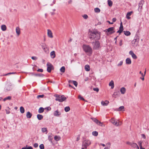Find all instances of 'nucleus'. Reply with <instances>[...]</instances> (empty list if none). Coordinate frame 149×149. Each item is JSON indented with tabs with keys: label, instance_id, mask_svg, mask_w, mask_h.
<instances>
[{
	"label": "nucleus",
	"instance_id": "nucleus-1",
	"mask_svg": "<svg viewBox=\"0 0 149 149\" xmlns=\"http://www.w3.org/2000/svg\"><path fill=\"white\" fill-rule=\"evenodd\" d=\"M89 38L91 40H98L100 38V34L97 31H90L88 33Z\"/></svg>",
	"mask_w": 149,
	"mask_h": 149
},
{
	"label": "nucleus",
	"instance_id": "nucleus-2",
	"mask_svg": "<svg viewBox=\"0 0 149 149\" xmlns=\"http://www.w3.org/2000/svg\"><path fill=\"white\" fill-rule=\"evenodd\" d=\"M83 48L84 51L88 54H91L92 53V48L88 45H84Z\"/></svg>",
	"mask_w": 149,
	"mask_h": 149
},
{
	"label": "nucleus",
	"instance_id": "nucleus-3",
	"mask_svg": "<svg viewBox=\"0 0 149 149\" xmlns=\"http://www.w3.org/2000/svg\"><path fill=\"white\" fill-rule=\"evenodd\" d=\"M54 96L56 97L55 100L60 102H62L65 101L66 99V98L63 95H54Z\"/></svg>",
	"mask_w": 149,
	"mask_h": 149
},
{
	"label": "nucleus",
	"instance_id": "nucleus-4",
	"mask_svg": "<svg viewBox=\"0 0 149 149\" xmlns=\"http://www.w3.org/2000/svg\"><path fill=\"white\" fill-rule=\"evenodd\" d=\"M93 48L94 50H98L100 48V43L98 41H95L92 43Z\"/></svg>",
	"mask_w": 149,
	"mask_h": 149
},
{
	"label": "nucleus",
	"instance_id": "nucleus-5",
	"mask_svg": "<svg viewBox=\"0 0 149 149\" xmlns=\"http://www.w3.org/2000/svg\"><path fill=\"white\" fill-rule=\"evenodd\" d=\"M91 141L89 139L84 140L82 143L83 147L85 149H86L87 147L91 144Z\"/></svg>",
	"mask_w": 149,
	"mask_h": 149
},
{
	"label": "nucleus",
	"instance_id": "nucleus-6",
	"mask_svg": "<svg viewBox=\"0 0 149 149\" xmlns=\"http://www.w3.org/2000/svg\"><path fill=\"white\" fill-rule=\"evenodd\" d=\"M114 28L113 27H110L105 31L107 35L112 34L115 32L114 31Z\"/></svg>",
	"mask_w": 149,
	"mask_h": 149
},
{
	"label": "nucleus",
	"instance_id": "nucleus-7",
	"mask_svg": "<svg viewBox=\"0 0 149 149\" xmlns=\"http://www.w3.org/2000/svg\"><path fill=\"white\" fill-rule=\"evenodd\" d=\"M93 121L97 125L102 127H104L105 125L103 123L98 120L95 118H91Z\"/></svg>",
	"mask_w": 149,
	"mask_h": 149
},
{
	"label": "nucleus",
	"instance_id": "nucleus-8",
	"mask_svg": "<svg viewBox=\"0 0 149 149\" xmlns=\"http://www.w3.org/2000/svg\"><path fill=\"white\" fill-rule=\"evenodd\" d=\"M47 71L48 72H50L52 69H53V66L50 63H48L47 64Z\"/></svg>",
	"mask_w": 149,
	"mask_h": 149
},
{
	"label": "nucleus",
	"instance_id": "nucleus-9",
	"mask_svg": "<svg viewBox=\"0 0 149 149\" xmlns=\"http://www.w3.org/2000/svg\"><path fill=\"white\" fill-rule=\"evenodd\" d=\"M123 30V25L122 22H121L120 23V26L119 30L117 31V33H119L120 34Z\"/></svg>",
	"mask_w": 149,
	"mask_h": 149
},
{
	"label": "nucleus",
	"instance_id": "nucleus-10",
	"mask_svg": "<svg viewBox=\"0 0 149 149\" xmlns=\"http://www.w3.org/2000/svg\"><path fill=\"white\" fill-rule=\"evenodd\" d=\"M41 46L44 51L46 52V50L48 49V47H47L46 44L45 43H42L41 44Z\"/></svg>",
	"mask_w": 149,
	"mask_h": 149
},
{
	"label": "nucleus",
	"instance_id": "nucleus-11",
	"mask_svg": "<svg viewBox=\"0 0 149 149\" xmlns=\"http://www.w3.org/2000/svg\"><path fill=\"white\" fill-rule=\"evenodd\" d=\"M129 54L130 55H131L132 58L134 59H136L137 58V57L136 55L132 51H130Z\"/></svg>",
	"mask_w": 149,
	"mask_h": 149
},
{
	"label": "nucleus",
	"instance_id": "nucleus-12",
	"mask_svg": "<svg viewBox=\"0 0 149 149\" xmlns=\"http://www.w3.org/2000/svg\"><path fill=\"white\" fill-rule=\"evenodd\" d=\"M61 114V112H59L58 110L54 111V116L58 117Z\"/></svg>",
	"mask_w": 149,
	"mask_h": 149
},
{
	"label": "nucleus",
	"instance_id": "nucleus-13",
	"mask_svg": "<svg viewBox=\"0 0 149 149\" xmlns=\"http://www.w3.org/2000/svg\"><path fill=\"white\" fill-rule=\"evenodd\" d=\"M15 31L17 33V36H19L20 34V28L17 26L16 28Z\"/></svg>",
	"mask_w": 149,
	"mask_h": 149
},
{
	"label": "nucleus",
	"instance_id": "nucleus-14",
	"mask_svg": "<svg viewBox=\"0 0 149 149\" xmlns=\"http://www.w3.org/2000/svg\"><path fill=\"white\" fill-rule=\"evenodd\" d=\"M47 35L48 36L51 38H52L53 37L52 32L49 29L47 30Z\"/></svg>",
	"mask_w": 149,
	"mask_h": 149
},
{
	"label": "nucleus",
	"instance_id": "nucleus-15",
	"mask_svg": "<svg viewBox=\"0 0 149 149\" xmlns=\"http://www.w3.org/2000/svg\"><path fill=\"white\" fill-rule=\"evenodd\" d=\"M120 91L122 94H125L126 92V89L124 87L121 88L120 89Z\"/></svg>",
	"mask_w": 149,
	"mask_h": 149
},
{
	"label": "nucleus",
	"instance_id": "nucleus-16",
	"mask_svg": "<svg viewBox=\"0 0 149 149\" xmlns=\"http://www.w3.org/2000/svg\"><path fill=\"white\" fill-rule=\"evenodd\" d=\"M50 55L52 58H54L56 56L55 52L54 51H52L50 53Z\"/></svg>",
	"mask_w": 149,
	"mask_h": 149
},
{
	"label": "nucleus",
	"instance_id": "nucleus-17",
	"mask_svg": "<svg viewBox=\"0 0 149 149\" xmlns=\"http://www.w3.org/2000/svg\"><path fill=\"white\" fill-rule=\"evenodd\" d=\"M109 103V101L107 100H105L104 102L102 101L101 102L102 105L104 106H107L108 104Z\"/></svg>",
	"mask_w": 149,
	"mask_h": 149
},
{
	"label": "nucleus",
	"instance_id": "nucleus-18",
	"mask_svg": "<svg viewBox=\"0 0 149 149\" xmlns=\"http://www.w3.org/2000/svg\"><path fill=\"white\" fill-rule=\"evenodd\" d=\"M125 62L126 64L127 65H130L132 63L131 59L129 58H127L126 59Z\"/></svg>",
	"mask_w": 149,
	"mask_h": 149
},
{
	"label": "nucleus",
	"instance_id": "nucleus-19",
	"mask_svg": "<svg viewBox=\"0 0 149 149\" xmlns=\"http://www.w3.org/2000/svg\"><path fill=\"white\" fill-rule=\"evenodd\" d=\"M110 121L114 125L116 126V125H117V121L114 118H112L110 120Z\"/></svg>",
	"mask_w": 149,
	"mask_h": 149
},
{
	"label": "nucleus",
	"instance_id": "nucleus-20",
	"mask_svg": "<svg viewBox=\"0 0 149 149\" xmlns=\"http://www.w3.org/2000/svg\"><path fill=\"white\" fill-rule=\"evenodd\" d=\"M146 70H145V71L144 72V74H143V73H142L141 71H140L139 72V73L142 75V77H141L140 79H141L143 81L144 79V77L145 75L146 74Z\"/></svg>",
	"mask_w": 149,
	"mask_h": 149
},
{
	"label": "nucleus",
	"instance_id": "nucleus-21",
	"mask_svg": "<svg viewBox=\"0 0 149 149\" xmlns=\"http://www.w3.org/2000/svg\"><path fill=\"white\" fill-rule=\"evenodd\" d=\"M131 146L133 148H136L137 149H139V147L137 145L136 143H132Z\"/></svg>",
	"mask_w": 149,
	"mask_h": 149
},
{
	"label": "nucleus",
	"instance_id": "nucleus-22",
	"mask_svg": "<svg viewBox=\"0 0 149 149\" xmlns=\"http://www.w3.org/2000/svg\"><path fill=\"white\" fill-rule=\"evenodd\" d=\"M138 43L136 40H133L132 41V45L134 47H136L138 45Z\"/></svg>",
	"mask_w": 149,
	"mask_h": 149
},
{
	"label": "nucleus",
	"instance_id": "nucleus-23",
	"mask_svg": "<svg viewBox=\"0 0 149 149\" xmlns=\"http://www.w3.org/2000/svg\"><path fill=\"white\" fill-rule=\"evenodd\" d=\"M109 86H111V89H113L114 87V83L113 80H111L109 84Z\"/></svg>",
	"mask_w": 149,
	"mask_h": 149
},
{
	"label": "nucleus",
	"instance_id": "nucleus-24",
	"mask_svg": "<svg viewBox=\"0 0 149 149\" xmlns=\"http://www.w3.org/2000/svg\"><path fill=\"white\" fill-rule=\"evenodd\" d=\"M85 70L87 72L89 71L90 70V66L88 65H86L84 66Z\"/></svg>",
	"mask_w": 149,
	"mask_h": 149
},
{
	"label": "nucleus",
	"instance_id": "nucleus-25",
	"mask_svg": "<svg viewBox=\"0 0 149 149\" xmlns=\"http://www.w3.org/2000/svg\"><path fill=\"white\" fill-rule=\"evenodd\" d=\"M132 13V12L131 11L130 12H128L127 13L126 15V18L128 19H130V16L131 15Z\"/></svg>",
	"mask_w": 149,
	"mask_h": 149
},
{
	"label": "nucleus",
	"instance_id": "nucleus-26",
	"mask_svg": "<svg viewBox=\"0 0 149 149\" xmlns=\"http://www.w3.org/2000/svg\"><path fill=\"white\" fill-rule=\"evenodd\" d=\"M32 115V114L30 112L28 111L27 112L26 116L27 118H30L31 117Z\"/></svg>",
	"mask_w": 149,
	"mask_h": 149
},
{
	"label": "nucleus",
	"instance_id": "nucleus-27",
	"mask_svg": "<svg viewBox=\"0 0 149 149\" xmlns=\"http://www.w3.org/2000/svg\"><path fill=\"white\" fill-rule=\"evenodd\" d=\"M123 32L125 35L127 36H129L130 35V32L128 31H124Z\"/></svg>",
	"mask_w": 149,
	"mask_h": 149
},
{
	"label": "nucleus",
	"instance_id": "nucleus-28",
	"mask_svg": "<svg viewBox=\"0 0 149 149\" xmlns=\"http://www.w3.org/2000/svg\"><path fill=\"white\" fill-rule=\"evenodd\" d=\"M124 107L123 106H120L117 110V111H124Z\"/></svg>",
	"mask_w": 149,
	"mask_h": 149
},
{
	"label": "nucleus",
	"instance_id": "nucleus-29",
	"mask_svg": "<svg viewBox=\"0 0 149 149\" xmlns=\"http://www.w3.org/2000/svg\"><path fill=\"white\" fill-rule=\"evenodd\" d=\"M44 109H45L43 108L40 107L38 109V112L40 113H42L44 111Z\"/></svg>",
	"mask_w": 149,
	"mask_h": 149
},
{
	"label": "nucleus",
	"instance_id": "nucleus-30",
	"mask_svg": "<svg viewBox=\"0 0 149 149\" xmlns=\"http://www.w3.org/2000/svg\"><path fill=\"white\" fill-rule=\"evenodd\" d=\"M143 2V1H141L139 3V8H140L141 9L142 8Z\"/></svg>",
	"mask_w": 149,
	"mask_h": 149
},
{
	"label": "nucleus",
	"instance_id": "nucleus-31",
	"mask_svg": "<svg viewBox=\"0 0 149 149\" xmlns=\"http://www.w3.org/2000/svg\"><path fill=\"white\" fill-rule=\"evenodd\" d=\"M107 3L109 6L110 7H111L112 6L113 2L111 0H108Z\"/></svg>",
	"mask_w": 149,
	"mask_h": 149
},
{
	"label": "nucleus",
	"instance_id": "nucleus-32",
	"mask_svg": "<svg viewBox=\"0 0 149 149\" xmlns=\"http://www.w3.org/2000/svg\"><path fill=\"white\" fill-rule=\"evenodd\" d=\"M1 29L3 31H5L6 29V27L5 25H2L1 26Z\"/></svg>",
	"mask_w": 149,
	"mask_h": 149
},
{
	"label": "nucleus",
	"instance_id": "nucleus-33",
	"mask_svg": "<svg viewBox=\"0 0 149 149\" xmlns=\"http://www.w3.org/2000/svg\"><path fill=\"white\" fill-rule=\"evenodd\" d=\"M37 117L39 120H40L42 119L43 117L41 115L38 114L37 115Z\"/></svg>",
	"mask_w": 149,
	"mask_h": 149
},
{
	"label": "nucleus",
	"instance_id": "nucleus-34",
	"mask_svg": "<svg viewBox=\"0 0 149 149\" xmlns=\"http://www.w3.org/2000/svg\"><path fill=\"white\" fill-rule=\"evenodd\" d=\"M20 112L23 113L24 112V109L23 107H21L20 108Z\"/></svg>",
	"mask_w": 149,
	"mask_h": 149
},
{
	"label": "nucleus",
	"instance_id": "nucleus-35",
	"mask_svg": "<svg viewBox=\"0 0 149 149\" xmlns=\"http://www.w3.org/2000/svg\"><path fill=\"white\" fill-rule=\"evenodd\" d=\"M122 124V122L119 120H118L117 121V125H116V126H120Z\"/></svg>",
	"mask_w": 149,
	"mask_h": 149
},
{
	"label": "nucleus",
	"instance_id": "nucleus-36",
	"mask_svg": "<svg viewBox=\"0 0 149 149\" xmlns=\"http://www.w3.org/2000/svg\"><path fill=\"white\" fill-rule=\"evenodd\" d=\"M70 110V108L69 106L65 107L64 108V110L66 112H68Z\"/></svg>",
	"mask_w": 149,
	"mask_h": 149
},
{
	"label": "nucleus",
	"instance_id": "nucleus-37",
	"mask_svg": "<svg viewBox=\"0 0 149 149\" xmlns=\"http://www.w3.org/2000/svg\"><path fill=\"white\" fill-rule=\"evenodd\" d=\"M54 139L56 141H58L61 139V138L59 136H54Z\"/></svg>",
	"mask_w": 149,
	"mask_h": 149
},
{
	"label": "nucleus",
	"instance_id": "nucleus-38",
	"mask_svg": "<svg viewBox=\"0 0 149 149\" xmlns=\"http://www.w3.org/2000/svg\"><path fill=\"white\" fill-rule=\"evenodd\" d=\"M60 70L62 73H64L65 71V68L64 66H62L60 69Z\"/></svg>",
	"mask_w": 149,
	"mask_h": 149
},
{
	"label": "nucleus",
	"instance_id": "nucleus-39",
	"mask_svg": "<svg viewBox=\"0 0 149 149\" xmlns=\"http://www.w3.org/2000/svg\"><path fill=\"white\" fill-rule=\"evenodd\" d=\"M92 135L95 136H97L98 135V132L96 131H93L92 133Z\"/></svg>",
	"mask_w": 149,
	"mask_h": 149
},
{
	"label": "nucleus",
	"instance_id": "nucleus-40",
	"mask_svg": "<svg viewBox=\"0 0 149 149\" xmlns=\"http://www.w3.org/2000/svg\"><path fill=\"white\" fill-rule=\"evenodd\" d=\"M42 131V132H46V133H47V128H42L41 129Z\"/></svg>",
	"mask_w": 149,
	"mask_h": 149
},
{
	"label": "nucleus",
	"instance_id": "nucleus-41",
	"mask_svg": "<svg viewBox=\"0 0 149 149\" xmlns=\"http://www.w3.org/2000/svg\"><path fill=\"white\" fill-rule=\"evenodd\" d=\"M94 11L95 13H99L100 12V10L99 8H95Z\"/></svg>",
	"mask_w": 149,
	"mask_h": 149
},
{
	"label": "nucleus",
	"instance_id": "nucleus-42",
	"mask_svg": "<svg viewBox=\"0 0 149 149\" xmlns=\"http://www.w3.org/2000/svg\"><path fill=\"white\" fill-rule=\"evenodd\" d=\"M138 144L140 146V149H145V148H143L142 147V143L141 141L139 142Z\"/></svg>",
	"mask_w": 149,
	"mask_h": 149
},
{
	"label": "nucleus",
	"instance_id": "nucleus-43",
	"mask_svg": "<svg viewBox=\"0 0 149 149\" xmlns=\"http://www.w3.org/2000/svg\"><path fill=\"white\" fill-rule=\"evenodd\" d=\"M11 99V97L10 96H8L4 98L3 99V101H5L7 100H10Z\"/></svg>",
	"mask_w": 149,
	"mask_h": 149
},
{
	"label": "nucleus",
	"instance_id": "nucleus-44",
	"mask_svg": "<svg viewBox=\"0 0 149 149\" xmlns=\"http://www.w3.org/2000/svg\"><path fill=\"white\" fill-rule=\"evenodd\" d=\"M72 82V84H74V85L76 86L77 87L78 85L77 82L75 81H74Z\"/></svg>",
	"mask_w": 149,
	"mask_h": 149
},
{
	"label": "nucleus",
	"instance_id": "nucleus-45",
	"mask_svg": "<svg viewBox=\"0 0 149 149\" xmlns=\"http://www.w3.org/2000/svg\"><path fill=\"white\" fill-rule=\"evenodd\" d=\"M15 73L16 72H10V73H8L6 74H4V75H3V76H7V75H9V74H15Z\"/></svg>",
	"mask_w": 149,
	"mask_h": 149
},
{
	"label": "nucleus",
	"instance_id": "nucleus-46",
	"mask_svg": "<svg viewBox=\"0 0 149 149\" xmlns=\"http://www.w3.org/2000/svg\"><path fill=\"white\" fill-rule=\"evenodd\" d=\"M39 147L40 149H44V146L43 144H41L39 146Z\"/></svg>",
	"mask_w": 149,
	"mask_h": 149
},
{
	"label": "nucleus",
	"instance_id": "nucleus-47",
	"mask_svg": "<svg viewBox=\"0 0 149 149\" xmlns=\"http://www.w3.org/2000/svg\"><path fill=\"white\" fill-rule=\"evenodd\" d=\"M78 98L80 99L83 101H85L84 99L82 97L81 95H79L78 96Z\"/></svg>",
	"mask_w": 149,
	"mask_h": 149
},
{
	"label": "nucleus",
	"instance_id": "nucleus-48",
	"mask_svg": "<svg viewBox=\"0 0 149 149\" xmlns=\"http://www.w3.org/2000/svg\"><path fill=\"white\" fill-rule=\"evenodd\" d=\"M48 139L49 140L51 141V142H52V136H48Z\"/></svg>",
	"mask_w": 149,
	"mask_h": 149
},
{
	"label": "nucleus",
	"instance_id": "nucleus-49",
	"mask_svg": "<svg viewBox=\"0 0 149 149\" xmlns=\"http://www.w3.org/2000/svg\"><path fill=\"white\" fill-rule=\"evenodd\" d=\"M44 96V95H38L37 96V98H42V97H43Z\"/></svg>",
	"mask_w": 149,
	"mask_h": 149
},
{
	"label": "nucleus",
	"instance_id": "nucleus-50",
	"mask_svg": "<svg viewBox=\"0 0 149 149\" xmlns=\"http://www.w3.org/2000/svg\"><path fill=\"white\" fill-rule=\"evenodd\" d=\"M123 64V61H120L119 63H118L117 65L118 66H121Z\"/></svg>",
	"mask_w": 149,
	"mask_h": 149
},
{
	"label": "nucleus",
	"instance_id": "nucleus-51",
	"mask_svg": "<svg viewBox=\"0 0 149 149\" xmlns=\"http://www.w3.org/2000/svg\"><path fill=\"white\" fill-rule=\"evenodd\" d=\"M31 59L34 60H36L38 58L36 56H32L31 57Z\"/></svg>",
	"mask_w": 149,
	"mask_h": 149
},
{
	"label": "nucleus",
	"instance_id": "nucleus-52",
	"mask_svg": "<svg viewBox=\"0 0 149 149\" xmlns=\"http://www.w3.org/2000/svg\"><path fill=\"white\" fill-rule=\"evenodd\" d=\"M93 90L94 91H96L97 92H98L99 91V89L98 88H93Z\"/></svg>",
	"mask_w": 149,
	"mask_h": 149
},
{
	"label": "nucleus",
	"instance_id": "nucleus-53",
	"mask_svg": "<svg viewBox=\"0 0 149 149\" xmlns=\"http://www.w3.org/2000/svg\"><path fill=\"white\" fill-rule=\"evenodd\" d=\"M83 17L85 19H86L88 18V16L86 15H84L83 16Z\"/></svg>",
	"mask_w": 149,
	"mask_h": 149
},
{
	"label": "nucleus",
	"instance_id": "nucleus-54",
	"mask_svg": "<svg viewBox=\"0 0 149 149\" xmlns=\"http://www.w3.org/2000/svg\"><path fill=\"white\" fill-rule=\"evenodd\" d=\"M35 148H37L38 146V144L37 143H35L33 145Z\"/></svg>",
	"mask_w": 149,
	"mask_h": 149
},
{
	"label": "nucleus",
	"instance_id": "nucleus-55",
	"mask_svg": "<svg viewBox=\"0 0 149 149\" xmlns=\"http://www.w3.org/2000/svg\"><path fill=\"white\" fill-rule=\"evenodd\" d=\"M37 71L38 72H42L43 71V70L42 69H39Z\"/></svg>",
	"mask_w": 149,
	"mask_h": 149
},
{
	"label": "nucleus",
	"instance_id": "nucleus-56",
	"mask_svg": "<svg viewBox=\"0 0 149 149\" xmlns=\"http://www.w3.org/2000/svg\"><path fill=\"white\" fill-rule=\"evenodd\" d=\"M116 18H113L112 19V21H113V23L114 22H116Z\"/></svg>",
	"mask_w": 149,
	"mask_h": 149
},
{
	"label": "nucleus",
	"instance_id": "nucleus-57",
	"mask_svg": "<svg viewBox=\"0 0 149 149\" xmlns=\"http://www.w3.org/2000/svg\"><path fill=\"white\" fill-rule=\"evenodd\" d=\"M142 137L144 139H146V136L145 134H143L141 135Z\"/></svg>",
	"mask_w": 149,
	"mask_h": 149
},
{
	"label": "nucleus",
	"instance_id": "nucleus-58",
	"mask_svg": "<svg viewBox=\"0 0 149 149\" xmlns=\"http://www.w3.org/2000/svg\"><path fill=\"white\" fill-rule=\"evenodd\" d=\"M34 76H40L41 75H43L42 74H34Z\"/></svg>",
	"mask_w": 149,
	"mask_h": 149
},
{
	"label": "nucleus",
	"instance_id": "nucleus-59",
	"mask_svg": "<svg viewBox=\"0 0 149 149\" xmlns=\"http://www.w3.org/2000/svg\"><path fill=\"white\" fill-rule=\"evenodd\" d=\"M122 45V40H120L119 42V45L121 46Z\"/></svg>",
	"mask_w": 149,
	"mask_h": 149
},
{
	"label": "nucleus",
	"instance_id": "nucleus-60",
	"mask_svg": "<svg viewBox=\"0 0 149 149\" xmlns=\"http://www.w3.org/2000/svg\"><path fill=\"white\" fill-rule=\"evenodd\" d=\"M45 109H47V110L48 111H49L51 110V108L50 107H48L45 108Z\"/></svg>",
	"mask_w": 149,
	"mask_h": 149
},
{
	"label": "nucleus",
	"instance_id": "nucleus-61",
	"mask_svg": "<svg viewBox=\"0 0 149 149\" xmlns=\"http://www.w3.org/2000/svg\"><path fill=\"white\" fill-rule=\"evenodd\" d=\"M132 143H131L130 142H127V143H126L128 145H130L131 146V144H132Z\"/></svg>",
	"mask_w": 149,
	"mask_h": 149
},
{
	"label": "nucleus",
	"instance_id": "nucleus-62",
	"mask_svg": "<svg viewBox=\"0 0 149 149\" xmlns=\"http://www.w3.org/2000/svg\"><path fill=\"white\" fill-rule=\"evenodd\" d=\"M73 81L69 80L68 81V82H69V84H72V81Z\"/></svg>",
	"mask_w": 149,
	"mask_h": 149
},
{
	"label": "nucleus",
	"instance_id": "nucleus-63",
	"mask_svg": "<svg viewBox=\"0 0 149 149\" xmlns=\"http://www.w3.org/2000/svg\"><path fill=\"white\" fill-rule=\"evenodd\" d=\"M79 139H80V137L79 136L77 137L76 140L77 141H78Z\"/></svg>",
	"mask_w": 149,
	"mask_h": 149
},
{
	"label": "nucleus",
	"instance_id": "nucleus-64",
	"mask_svg": "<svg viewBox=\"0 0 149 149\" xmlns=\"http://www.w3.org/2000/svg\"><path fill=\"white\" fill-rule=\"evenodd\" d=\"M27 149H33V148L29 146L27 147Z\"/></svg>",
	"mask_w": 149,
	"mask_h": 149
}]
</instances>
